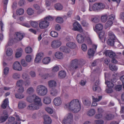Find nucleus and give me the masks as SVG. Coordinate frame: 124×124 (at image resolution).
Returning <instances> with one entry per match:
<instances>
[{
    "label": "nucleus",
    "instance_id": "1",
    "mask_svg": "<svg viewBox=\"0 0 124 124\" xmlns=\"http://www.w3.org/2000/svg\"><path fill=\"white\" fill-rule=\"evenodd\" d=\"M64 107L74 113L78 112L81 109L80 104L78 99L73 100L70 102L65 104Z\"/></svg>",
    "mask_w": 124,
    "mask_h": 124
},
{
    "label": "nucleus",
    "instance_id": "2",
    "mask_svg": "<svg viewBox=\"0 0 124 124\" xmlns=\"http://www.w3.org/2000/svg\"><path fill=\"white\" fill-rule=\"evenodd\" d=\"M81 62L78 61L77 59H75L71 61L70 62L69 65L68 67L69 70L71 72L72 75H73V73L79 67L80 65H81Z\"/></svg>",
    "mask_w": 124,
    "mask_h": 124
},
{
    "label": "nucleus",
    "instance_id": "3",
    "mask_svg": "<svg viewBox=\"0 0 124 124\" xmlns=\"http://www.w3.org/2000/svg\"><path fill=\"white\" fill-rule=\"evenodd\" d=\"M36 91L37 94L41 96L46 95L48 93L47 87L45 86L39 85L38 86L36 89Z\"/></svg>",
    "mask_w": 124,
    "mask_h": 124
},
{
    "label": "nucleus",
    "instance_id": "4",
    "mask_svg": "<svg viewBox=\"0 0 124 124\" xmlns=\"http://www.w3.org/2000/svg\"><path fill=\"white\" fill-rule=\"evenodd\" d=\"M109 39L107 41L108 44L110 46H113L114 44L115 40L116 37L113 32H109L108 33Z\"/></svg>",
    "mask_w": 124,
    "mask_h": 124
},
{
    "label": "nucleus",
    "instance_id": "5",
    "mask_svg": "<svg viewBox=\"0 0 124 124\" xmlns=\"http://www.w3.org/2000/svg\"><path fill=\"white\" fill-rule=\"evenodd\" d=\"M39 25L40 28L44 29L46 28L48 26L49 23L47 21L43 19L39 21Z\"/></svg>",
    "mask_w": 124,
    "mask_h": 124
},
{
    "label": "nucleus",
    "instance_id": "6",
    "mask_svg": "<svg viewBox=\"0 0 124 124\" xmlns=\"http://www.w3.org/2000/svg\"><path fill=\"white\" fill-rule=\"evenodd\" d=\"M105 7L104 5L102 3H97L93 5L92 9L94 11L99 10L102 9Z\"/></svg>",
    "mask_w": 124,
    "mask_h": 124
},
{
    "label": "nucleus",
    "instance_id": "7",
    "mask_svg": "<svg viewBox=\"0 0 124 124\" xmlns=\"http://www.w3.org/2000/svg\"><path fill=\"white\" fill-rule=\"evenodd\" d=\"M73 27L72 30L74 31H77L80 32L83 31V30L81 25L77 22H76L73 23Z\"/></svg>",
    "mask_w": 124,
    "mask_h": 124
},
{
    "label": "nucleus",
    "instance_id": "8",
    "mask_svg": "<svg viewBox=\"0 0 124 124\" xmlns=\"http://www.w3.org/2000/svg\"><path fill=\"white\" fill-rule=\"evenodd\" d=\"M115 18V16L112 15H111L109 16L108 20L105 25V27L106 28L112 26Z\"/></svg>",
    "mask_w": 124,
    "mask_h": 124
},
{
    "label": "nucleus",
    "instance_id": "9",
    "mask_svg": "<svg viewBox=\"0 0 124 124\" xmlns=\"http://www.w3.org/2000/svg\"><path fill=\"white\" fill-rule=\"evenodd\" d=\"M33 102L35 103L34 104L39 108L42 105L41 98L36 95L34 99Z\"/></svg>",
    "mask_w": 124,
    "mask_h": 124
},
{
    "label": "nucleus",
    "instance_id": "10",
    "mask_svg": "<svg viewBox=\"0 0 124 124\" xmlns=\"http://www.w3.org/2000/svg\"><path fill=\"white\" fill-rule=\"evenodd\" d=\"M24 36L25 34L24 33L19 32H16L15 35L14 40L16 42L21 40L23 39Z\"/></svg>",
    "mask_w": 124,
    "mask_h": 124
},
{
    "label": "nucleus",
    "instance_id": "11",
    "mask_svg": "<svg viewBox=\"0 0 124 124\" xmlns=\"http://www.w3.org/2000/svg\"><path fill=\"white\" fill-rule=\"evenodd\" d=\"M8 115L6 111H3L2 116H0V123L3 122L5 121L8 118Z\"/></svg>",
    "mask_w": 124,
    "mask_h": 124
},
{
    "label": "nucleus",
    "instance_id": "12",
    "mask_svg": "<svg viewBox=\"0 0 124 124\" xmlns=\"http://www.w3.org/2000/svg\"><path fill=\"white\" fill-rule=\"evenodd\" d=\"M97 46L96 45H93L92 46V48L89 49L88 51V55L90 56H93L95 52Z\"/></svg>",
    "mask_w": 124,
    "mask_h": 124
},
{
    "label": "nucleus",
    "instance_id": "13",
    "mask_svg": "<svg viewBox=\"0 0 124 124\" xmlns=\"http://www.w3.org/2000/svg\"><path fill=\"white\" fill-rule=\"evenodd\" d=\"M13 69L16 70L21 71L22 69V66L19 62L17 61L15 62L13 65Z\"/></svg>",
    "mask_w": 124,
    "mask_h": 124
},
{
    "label": "nucleus",
    "instance_id": "14",
    "mask_svg": "<svg viewBox=\"0 0 124 124\" xmlns=\"http://www.w3.org/2000/svg\"><path fill=\"white\" fill-rule=\"evenodd\" d=\"M61 44V42L60 41L58 40H54L52 42L51 46L53 48H57L59 47Z\"/></svg>",
    "mask_w": 124,
    "mask_h": 124
},
{
    "label": "nucleus",
    "instance_id": "15",
    "mask_svg": "<svg viewBox=\"0 0 124 124\" xmlns=\"http://www.w3.org/2000/svg\"><path fill=\"white\" fill-rule=\"evenodd\" d=\"M53 102L56 106H58L61 104L62 101L61 98L59 97H57L54 99Z\"/></svg>",
    "mask_w": 124,
    "mask_h": 124
},
{
    "label": "nucleus",
    "instance_id": "16",
    "mask_svg": "<svg viewBox=\"0 0 124 124\" xmlns=\"http://www.w3.org/2000/svg\"><path fill=\"white\" fill-rule=\"evenodd\" d=\"M33 8L37 10V13L39 14L44 11V9L40 7L37 4H34L33 6Z\"/></svg>",
    "mask_w": 124,
    "mask_h": 124
},
{
    "label": "nucleus",
    "instance_id": "17",
    "mask_svg": "<svg viewBox=\"0 0 124 124\" xmlns=\"http://www.w3.org/2000/svg\"><path fill=\"white\" fill-rule=\"evenodd\" d=\"M44 120V124H51L52 120L49 116L48 115H45L43 116Z\"/></svg>",
    "mask_w": 124,
    "mask_h": 124
},
{
    "label": "nucleus",
    "instance_id": "18",
    "mask_svg": "<svg viewBox=\"0 0 124 124\" xmlns=\"http://www.w3.org/2000/svg\"><path fill=\"white\" fill-rule=\"evenodd\" d=\"M104 54L106 56L108 55L110 58H114L116 56L115 53L109 50H106L104 52Z\"/></svg>",
    "mask_w": 124,
    "mask_h": 124
},
{
    "label": "nucleus",
    "instance_id": "19",
    "mask_svg": "<svg viewBox=\"0 0 124 124\" xmlns=\"http://www.w3.org/2000/svg\"><path fill=\"white\" fill-rule=\"evenodd\" d=\"M43 55V53H40L37 54L34 60L35 62L36 63H39Z\"/></svg>",
    "mask_w": 124,
    "mask_h": 124
},
{
    "label": "nucleus",
    "instance_id": "20",
    "mask_svg": "<svg viewBox=\"0 0 124 124\" xmlns=\"http://www.w3.org/2000/svg\"><path fill=\"white\" fill-rule=\"evenodd\" d=\"M48 85L50 88L55 87L57 86V83L55 80H51L48 81Z\"/></svg>",
    "mask_w": 124,
    "mask_h": 124
},
{
    "label": "nucleus",
    "instance_id": "21",
    "mask_svg": "<svg viewBox=\"0 0 124 124\" xmlns=\"http://www.w3.org/2000/svg\"><path fill=\"white\" fill-rule=\"evenodd\" d=\"M15 120V117H9L8 118V121L5 124H17V122H13Z\"/></svg>",
    "mask_w": 124,
    "mask_h": 124
},
{
    "label": "nucleus",
    "instance_id": "22",
    "mask_svg": "<svg viewBox=\"0 0 124 124\" xmlns=\"http://www.w3.org/2000/svg\"><path fill=\"white\" fill-rule=\"evenodd\" d=\"M43 102L46 104H49L51 102V100L50 97L48 96H46L43 99Z\"/></svg>",
    "mask_w": 124,
    "mask_h": 124
},
{
    "label": "nucleus",
    "instance_id": "23",
    "mask_svg": "<svg viewBox=\"0 0 124 124\" xmlns=\"http://www.w3.org/2000/svg\"><path fill=\"white\" fill-rule=\"evenodd\" d=\"M28 109L30 110L38 109L39 108L35 104H32L29 105L27 107Z\"/></svg>",
    "mask_w": 124,
    "mask_h": 124
},
{
    "label": "nucleus",
    "instance_id": "24",
    "mask_svg": "<svg viewBox=\"0 0 124 124\" xmlns=\"http://www.w3.org/2000/svg\"><path fill=\"white\" fill-rule=\"evenodd\" d=\"M77 39L78 42L80 43H83L84 40L83 37L80 34H79L77 35Z\"/></svg>",
    "mask_w": 124,
    "mask_h": 124
},
{
    "label": "nucleus",
    "instance_id": "25",
    "mask_svg": "<svg viewBox=\"0 0 124 124\" xmlns=\"http://www.w3.org/2000/svg\"><path fill=\"white\" fill-rule=\"evenodd\" d=\"M18 108L20 109H23L25 108L26 104V103L23 101H19L18 104Z\"/></svg>",
    "mask_w": 124,
    "mask_h": 124
},
{
    "label": "nucleus",
    "instance_id": "26",
    "mask_svg": "<svg viewBox=\"0 0 124 124\" xmlns=\"http://www.w3.org/2000/svg\"><path fill=\"white\" fill-rule=\"evenodd\" d=\"M103 28V26L101 23H98L97 24L95 25V29L94 31L97 32L98 31H100L102 30Z\"/></svg>",
    "mask_w": 124,
    "mask_h": 124
},
{
    "label": "nucleus",
    "instance_id": "27",
    "mask_svg": "<svg viewBox=\"0 0 124 124\" xmlns=\"http://www.w3.org/2000/svg\"><path fill=\"white\" fill-rule=\"evenodd\" d=\"M8 98H6L3 101V103L1 105V107L5 109L8 105Z\"/></svg>",
    "mask_w": 124,
    "mask_h": 124
},
{
    "label": "nucleus",
    "instance_id": "28",
    "mask_svg": "<svg viewBox=\"0 0 124 124\" xmlns=\"http://www.w3.org/2000/svg\"><path fill=\"white\" fill-rule=\"evenodd\" d=\"M55 56L57 58L61 59L63 58V54L62 53L59 52H58L55 53Z\"/></svg>",
    "mask_w": 124,
    "mask_h": 124
},
{
    "label": "nucleus",
    "instance_id": "29",
    "mask_svg": "<svg viewBox=\"0 0 124 124\" xmlns=\"http://www.w3.org/2000/svg\"><path fill=\"white\" fill-rule=\"evenodd\" d=\"M66 45L67 46L71 48H74L76 47V45L73 42H68L66 43Z\"/></svg>",
    "mask_w": 124,
    "mask_h": 124
},
{
    "label": "nucleus",
    "instance_id": "30",
    "mask_svg": "<svg viewBox=\"0 0 124 124\" xmlns=\"http://www.w3.org/2000/svg\"><path fill=\"white\" fill-rule=\"evenodd\" d=\"M35 96V94H34L31 96H28L26 99L27 101L31 103L33 101L34 99Z\"/></svg>",
    "mask_w": 124,
    "mask_h": 124
},
{
    "label": "nucleus",
    "instance_id": "31",
    "mask_svg": "<svg viewBox=\"0 0 124 124\" xmlns=\"http://www.w3.org/2000/svg\"><path fill=\"white\" fill-rule=\"evenodd\" d=\"M59 77L61 78H63L66 76V73L64 70L60 71L58 74Z\"/></svg>",
    "mask_w": 124,
    "mask_h": 124
},
{
    "label": "nucleus",
    "instance_id": "32",
    "mask_svg": "<svg viewBox=\"0 0 124 124\" xmlns=\"http://www.w3.org/2000/svg\"><path fill=\"white\" fill-rule=\"evenodd\" d=\"M58 94L57 90L55 89H52L50 91V94L52 96H56Z\"/></svg>",
    "mask_w": 124,
    "mask_h": 124
},
{
    "label": "nucleus",
    "instance_id": "33",
    "mask_svg": "<svg viewBox=\"0 0 124 124\" xmlns=\"http://www.w3.org/2000/svg\"><path fill=\"white\" fill-rule=\"evenodd\" d=\"M54 7L56 10H61L62 9L63 6L60 3H57L54 5Z\"/></svg>",
    "mask_w": 124,
    "mask_h": 124
},
{
    "label": "nucleus",
    "instance_id": "34",
    "mask_svg": "<svg viewBox=\"0 0 124 124\" xmlns=\"http://www.w3.org/2000/svg\"><path fill=\"white\" fill-rule=\"evenodd\" d=\"M51 59L50 57H46L44 58L42 60V62L45 64H48L50 62Z\"/></svg>",
    "mask_w": 124,
    "mask_h": 124
},
{
    "label": "nucleus",
    "instance_id": "35",
    "mask_svg": "<svg viewBox=\"0 0 124 124\" xmlns=\"http://www.w3.org/2000/svg\"><path fill=\"white\" fill-rule=\"evenodd\" d=\"M16 14L18 15H22L24 13V10L23 9L20 8L17 9L16 11Z\"/></svg>",
    "mask_w": 124,
    "mask_h": 124
},
{
    "label": "nucleus",
    "instance_id": "36",
    "mask_svg": "<svg viewBox=\"0 0 124 124\" xmlns=\"http://www.w3.org/2000/svg\"><path fill=\"white\" fill-rule=\"evenodd\" d=\"M114 117L113 115L110 114H107L104 116V118L106 120H110L112 119Z\"/></svg>",
    "mask_w": 124,
    "mask_h": 124
},
{
    "label": "nucleus",
    "instance_id": "37",
    "mask_svg": "<svg viewBox=\"0 0 124 124\" xmlns=\"http://www.w3.org/2000/svg\"><path fill=\"white\" fill-rule=\"evenodd\" d=\"M15 95V97L17 99H21L24 97V95L22 93H16Z\"/></svg>",
    "mask_w": 124,
    "mask_h": 124
},
{
    "label": "nucleus",
    "instance_id": "38",
    "mask_svg": "<svg viewBox=\"0 0 124 124\" xmlns=\"http://www.w3.org/2000/svg\"><path fill=\"white\" fill-rule=\"evenodd\" d=\"M72 121L64 117L62 121L63 124H70Z\"/></svg>",
    "mask_w": 124,
    "mask_h": 124
},
{
    "label": "nucleus",
    "instance_id": "39",
    "mask_svg": "<svg viewBox=\"0 0 124 124\" xmlns=\"http://www.w3.org/2000/svg\"><path fill=\"white\" fill-rule=\"evenodd\" d=\"M105 34L104 32L103 31H101L99 34V36L100 39L102 40L103 39H105V38L104 37Z\"/></svg>",
    "mask_w": 124,
    "mask_h": 124
},
{
    "label": "nucleus",
    "instance_id": "40",
    "mask_svg": "<svg viewBox=\"0 0 124 124\" xmlns=\"http://www.w3.org/2000/svg\"><path fill=\"white\" fill-rule=\"evenodd\" d=\"M64 117L72 121L73 115L72 113H69L67 114Z\"/></svg>",
    "mask_w": 124,
    "mask_h": 124
},
{
    "label": "nucleus",
    "instance_id": "41",
    "mask_svg": "<svg viewBox=\"0 0 124 124\" xmlns=\"http://www.w3.org/2000/svg\"><path fill=\"white\" fill-rule=\"evenodd\" d=\"M45 109L48 113L49 114H52L54 112L53 109L52 108L48 107L45 108Z\"/></svg>",
    "mask_w": 124,
    "mask_h": 124
},
{
    "label": "nucleus",
    "instance_id": "42",
    "mask_svg": "<svg viewBox=\"0 0 124 124\" xmlns=\"http://www.w3.org/2000/svg\"><path fill=\"white\" fill-rule=\"evenodd\" d=\"M95 113V110L93 109H92L90 110L87 113L88 116H92Z\"/></svg>",
    "mask_w": 124,
    "mask_h": 124
},
{
    "label": "nucleus",
    "instance_id": "43",
    "mask_svg": "<svg viewBox=\"0 0 124 124\" xmlns=\"http://www.w3.org/2000/svg\"><path fill=\"white\" fill-rule=\"evenodd\" d=\"M109 68L110 70L112 71L116 70H117V67L114 65H112V64H110Z\"/></svg>",
    "mask_w": 124,
    "mask_h": 124
},
{
    "label": "nucleus",
    "instance_id": "44",
    "mask_svg": "<svg viewBox=\"0 0 124 124\" xmlns=\"http://www.w3.org/2000/svg\"><path fill=\"white\" fill-rule=\"evenodd\" d=\"M93 91H96L98 92L101 91V89L100 87L96 85H95L93 86Z\"/></svg>",
    "mask_w": 124,
    "mask_h": 124
},
{
    "label": "nucleus",
    "instance_id": "45",
    "mask_svg": "<svg viewBox=\"0 0 124 124\" xmlns=\"http://www.w3.org/2000/svg\"><path fill=\"white\" fill-rule=\"evenodd\" d=\"M27 14L30 15H33L34 13V10L31 8H28L27 11Z\"/></svg>",
    "mask_w": 124,
    "mask_h": 124
},
{
    "label": "nucleus",
    "instance_id": "46",
    "mask_svg": "<svg viewBox=\"0 0 124 124\" xmlns=\"http://www.w3.org/2000/svg\"><path fill=\"white\" fill-rule=\"evenodd\" d=\"M105 84L107 85L108 87L109 88H112L114 85V84L111 82L108 81H106Z\"/></svg>",
    "mask_w": 124,
    "mask_h": 124
},
{
    "label": "nucleus",
    "instance_id": "47",
    "mask_svg": "<svg viewBox=\"0 0 124 124\" xmlns=\"http://www.w3.org/2000/svg\"><path fill=\"white\" fill-rule=\"evenodd\" d=\"M92 97L93 101L95 102H98L100 101L102 99V96H99L98 97V98H95L93 96Z\"/></svg>",
    "mask_w": 124,
    "mask_h": 124
},
{
    "label": "nucleus",
    "instance_id": "48",
    "mask_svg": "<svg viewBox=\"0 0 124 124\" xmlns=\"http://www.w3.org/2000/svg\"><path fill=\"white\" fill-rule=\"evenodd\" d=\"M51 36L53 37L56 38L58 36V34L55 31H52L50 33Z\"/></svg>",
    "mask_w": 124,
    "mask_h": 124
},
{
    "label": "nucleus",
    "instance_id": "49",
    "mask_svg": "<svg viewBox=\"0 0 124 124\" xmlns=\"http://www.w3.org/2000/svg\"><path fill=\"white\" fill-rule=\"evenodd\" d=\"M12 77L15 79H17L20 78V75L18 73H15L13 74Z\"/></svg>",
    "mask_w": 124,
    "mask_h": 124
},
{
    "label": "nucleus",
    "instance_id": "50",
    "mask_svg": "<svg viewBox=\"0 0 124 124\" xmlns=\"http://www.w3.org/2000/svg\"><path fill=\"white\" fill-rule=\"evenodd\" d=\"M24 83L23 81L22 80H20L18 81L16 83V85L18 87L22 86Z\"/></svg>",
    "mask_w": 124,
    "mask_h": 124
},
{
    "label": "nucleus",
    "instance_id": "51",
    "mask_svg": "<svg viewBox=\"0 0 124 124\" xmlns=\"http://www.w3.org/2000/svg\"><path fill=\"white\" fill-rule=\"evenodd\" d=\"M104 121L102 119L95 120L94 121V124H103Z\"/></svg>",
    "mask_w": 124,
    "mask_h": 124
},
{
    "label": "nucleus",
    "instance_id": "52",
    "mask_svg": "<svg viewBox=\"0 0 124 124\" xmlns=\"http://www.w3.org/2000/svg\"><path fill=\"white\" fill-rule=\"evenodd\" d=\"M107 18L108 16L107 15L105 14L102 16L101 18V21L104 23L105 22L107 21Z\"/></svg>",
    "mask_w": 124,
    "mask_h": 124
},
{
    "label": "nucleus",
    "instance_id": "53",
    "mask_svg": "<svg viewBox=\"0 0 124 124\" xmlns=\"http://www.w3.org/2000/svg\"><path fill=\"white\" fill-rule=\"evenodd\" d=\"M12 50L11 48H8L6 51V54L8 56H10L12 54Z\"/></svg>",
    "mask_w": 124,
    "mask_h": 124
},
{
    "label": "nucleus",
    "instance_id": "54",
    "mask_svg": "<svg viewBox=\"0 0 124 124\" xmlns=\"http://www.w3.org/2000/svg\"><path fill=\"white\" fill-rule=\"evenodd\" d=\"M83 102L84 104L88 106H90L91 104V101L88 100H85Z\"/></svg>",
    "mask_w": 124,
    "mask_h": 124
},
{
    "label": "nucleus",
    "instance_id": "55",
    "mask_svg": "<svg viewBox=\"0 0 124 124\" xmlns=\"http://www.w3.org/2000/svg\"><path fill=\"white\" fill-rule=\"evenodd\" d=\"M30 23L31 26L34 28L37 27L38 25V23L36 21H31Z\"/></svg>",
    "mask_w": 124,
    "mask_h": 124
},
{
    "label": "nucleus",
    "instance_id": "56",
    "mask_svg": "<svg viewBox=\"0 0 124 124\" xmlns=\"http://www.w3.org/2000/svg\"><path fill=\"white\" fill-rule=\"evenodd\" d=\"M34 90L33 88L30 87L27 90V92L29 94H31L33 93Z\"/></svg>",
    "mask_w": 124,
    "mask_h": 124
},
{
    "label": "nucleus",
    "instance_id": "57",
    "mask_svg": "<svg viewBox=\"0 0 124 124\" xmlns=\"http://www.w3.org/2000/svg\"><path fill=\"white\" fill-rule=\"evenodd\" d=\"M39 75L40 77H42L43 78L45 79H46L50 77V75L48 73H47L44 75H43L41 73H39Z\"/></svg>",
    "mask_w": 124,
    "mask_h": 124
},
{
    "label": "nucleus",
    "instance_id": "58",
    "mask_svg": "<svg viewBox=\"0 0 124 124\" xmlns=\"http://www.w3.org/2000/svg\"><path fill=\"white\" fill-rule=\"evenodd\" d=\"M20 51L17 52L16 54V58H19L22 55V52L23 51L22 49L21 48L20 49Z\"/></svg>",
    "mask_w": 124,
    "mask_h": 124
},
{
    "label": "nucleus",
    "instance_id": "59",
    "mask_svg": "<svg viewBox=\"0 0 124 124\" xmlns=\"http://www.w3.org/2000/svg\"><path fill=\"white\" fill-rule=\"evenodd\" d=\"M56 20L57 22L60 23H62L63 21V18L61 17H57L56 19Z\"/></svg>",
    "mask_w": 124,
    "mask_h": 124
},
{
    "label": "nucleus",
    "instance_id": "60",
    "mask_svg": "<svg viewBox=\"0 0 124 124\" xmlns=\"http://www.w3.org/2000/svg\"><path fill=\"white\" fill-rule=\"evenodd\" d=\"M25 51L26 53L29 54L32 52V50L31 47H28L25 48Z\"/></svg>",
    "mask_w": 124,
    "mask_h": 124
},
{
    "label": "nucleus",
    "instance_id": "61",
    "mask_svg": "<svg viewBox=\"0 0 124 124\" xmlns=\"http://www.w3.org/2000/svg\"><path fill=\"white\" fill-rule=\"evenodd\" d=\"M32 60V57L30 55H28L26 57V60L27 62H29L31 61Z\"/></svg>",
    "mask_w": 124,
    "mask_h": 124
},
{
    "label": "nucleus",
    "instance_id": "62",
    "mask_svg": "<svg viewBox=\"0 0 124 124\" xmlns=\"http://www.w3.org/2000/svg\"><path fill=\"white\" fill-rule=\"evenodd\" d=\"M8 0H3V2L4 5V8L6 9Z\"/></svg>",
    "mask_w": 124,
    "mask_h": 124
},
{
    "label": "nucleus",
    "instance_id": "63",
    "mask_svg": "<svg viewBox=\"0 0 124 124\" xmlns=\"http://www.w3.org/2000/svg\"><path fill=\"white\" fill-rule=\"evenodd\" d=\"M59 68L58 66H56L53 67L52 69V71L53 72H56L59 70Z\"/></svg>",
    "mask_w": 124,
    "mask_h": 124
},
{
    "label": "nucleus",
    "instance_id": "64",
    "mask_svg": "<svg viewBox=\"0 0 124 124\" xmlns=\"http://www.w3.org/2000/svg\"><path fill=\"white\" fill-rule=\"evenodd\" d=\"M82 25L84 27H87L89 25L88 23L85 20H83L81 22Z\"/></svg>",
    "mask_w": 124,
    "mask_h": 124
}]
</instances>
